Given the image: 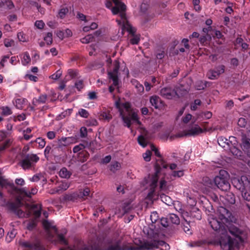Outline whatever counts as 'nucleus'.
I'll list each match as a JSON object with an SVG mask.
<instances>
[{"label":"nucleus","instance_id":"f257e3e1","mask_svg":"<svg viewBox=\"0 0 250 250\" xmlns=\"http://www.w3.org/2000/svg\"><path fill=\"white\" fill-rule=\"evenodd\" d=\"M217 211L218 218L209 217L208 219L211 228L221 234L229 233L233 237V240L243 242L245 231L242 222L236 218L229 210L223 207H220Z\"/></svg>","mask_w":250,"mask_h":250},{"label":"nucleus","instance_id":"f03ea898","mask_svg":"<svg viewBox=\"0 0 250 250\" xmlns=\"http://www.w3.org/2000/svg\"><path fill=\"white\" fill-rule=\"evenodd\" d=\"M105 6L107 8L111 9L113 15L119 14L121 20H116L119 24H123V28L126 29L129 33L132 34L134 32L132 26L127 20L125 14L126 5L124 3L120 0H107Z\"/></svg>","mask_w":250,"mask_h":250},{"label":"nucleus","instance_id":"7ed1b4c3","mask_svg":"<svg viewBox=\"0 0 250 250\" xmlns=\"http://www.w3.org/2000/svg\"><path fill=\"white\" fill-rule=\"evenodd\" d=\"M167 167L168 165L163 160L157 161L155 164V173L151 175H149L148 176L150 181L148 182V183H149L150 189L149 192L148 193V197H152L155 192V188L157 186L159 174L160 172L162 167L167 168Z\"/></svg>","mask_w":250,"mask_h":250},{"label":"nucleus","instance_id":"20e7f679","mask_svg":"<svg viewBox=\"0 0 250 250\" xmlns=\"http://www.w3.org/2000/svg\"><path fill=\"white\" fill-rule=\"evenodd\" d=\"M215 187L224 191H228L230 188L229 174L226 170H221L219 174L215 177Z\"/></svg>","mask_w":250,"mask_h":250},{"label":"nucleus","instance_id":"39448f33","mask_svg":"<svg viewBox=\"0 0 250 250\" xmlns=\"http://www.w3.org/2000/svg\"><path fill=\"white\" fill-rule=\"evenodd\" d=\"M22 159L20 162V166L24 170L35 168L36 163L40 160L37 154L28 153L22 155Z\"/></svg>","mask_w":250,"mask_h":250},{"label":"nucleus","instance_id":"423d86ee","mask_svg":"<svg viewBox=\"0 0 250 250\" xmlns=\"http://www.w3.org/2000/svg\"><path fill=\"white\" fill-rule=\"evenodd\" d=\"M116 108L119 110L120 115L124 123L125 124V125L128 128H130L131 127V119L137 122L138 124H140V122L139 121L138 115L136 113H131V112H130V113L126 115L124 110H123L120 107L119 102L116 103Z\"/></svg>","mask_w":250,"mask_h":250},{"label":"nucleus","instance_id":"0eeeda50","mask_svg":"<svg viewBox=\"0 0 250 250\" xmlns=\"http://www.w3.org/2000/svg\"><path fill=\"white\" fill-rule=\"evenodd\" d=\"M19 244L23 250H46L45 247L38 241L21 239Z\"/></svg>","mask_w":250,"mask_h":250},{"label":"nucleus","instance_id":"6e6552de","mask_svg":"<svg viewBox=\"0 0 250 250\" xmlns=\"http://www.w3.org/2000/svg\"><path fill=\"white\" fill-rule=\"evenodd\" d=\"M120 68V62L116 60L113 62V70L108 72V78L112 80L113 84L114 86L119 85V70Z\"/></svg>","mask_w":250,"mask_h":250},{"label":"nucleus","instance_id":"1a4fd4ad","mask_svg":"<svg viewBox=\"0 0 250 250\" xmlns=\"http://www.w3.org/2000/svg\"><path fill=\"white\" fill-rule=\"evenodd\" d=\"M219 239V245L221 248L224 250H230L234 245L233 238L228 234H222Z\"/></svg>","mask_w":250,"mask_h":250},{"label":"nucleus","instance_id":"9d476101","mask_svg":"<svg viewBox=\"0 0 250 250\" xmlns=\"http://www.w3.org/2000/svg\"><path fill=\"white\" fill-rule=\"evenodd\" d=\"M234 187L241 192L245 191L250 186V182L246 176H242L240 179L233 180Z\"/></svg>","mask_w":250,"mask_h":250},{"label":"nucleus","instance_id":"9b49d317","mask_svg":"<svg viewBox=\"0 0 250 250\" xmlns=\"http://www.w3.org/2000/svg\"><path fill=\"white\" fill-rule=\"evenodd\" d=\"M226 67L224 65L221 64L216 66L214 69L209 70L207 76L209 79L215 80L217 79L220 75L225 72Z\"/></svg>","mask_w":250,"mask_h":250},{"label":"nucleus","instance_id":"f8f14e48","mask_svg":"<svg viewBox=\"0 0 250 250\" xmlns=\"http://www.w3.org/2000/svg\"><path fill=\"white\" fill-rule=\"evenodd\" d=\"M241 148L250 158V130L242 136Z\"/></svg>","mask_w":250,"mask_h":250},{"label":"nucleus","instance_id":"ddd939ff","mask_svg":"<svg viewBox=\"0 0 250 250\" xmlns=\"http://www.w3.org/2000/svg\"><path fill=\"white\" fill-rule=\"evenodd\" d=\"M73 139L71 137H64L58 139L57 148L63 152L67 150V146L72 143Z\"/></svg>","mask_w":250,"mask_h":250},{"label":"nucleus","instance_id":"4468645a","mask_svg":"<svg viewBox=\"0 0 250 250\" xmlns=\"http://www.w3.org/2000/svg\"><path fill=\"white\" fill-rule=\"evenodd\" d=\"M203 129L198 125H195L189 129L185 130L182 136H195L203 133Z\"/></svg>","mask_w":250,"mask_h":250},{"label":"nucleus","instance_id":"2eb2a0df","mask_svg":"<svg viewBox=\"0 0 250 250\" xmlns=\"http://www.w3.org/2000/svg\"><path fill=\"white\" fill-rule=\"evenodd\" d=\"M160 94L162 97L167 99H172L176 96L179 97L177 91L167 87L162 88L160 90Z\"/></svg>","mask_w":250,"mask_h":250},{"label":"nucleus","instance_id":"dca6fc26","mask_svg":"<svg viewBox=\"0 0 250 250\" xmlns=\"http://www.w3.org/2000/svg\"><path fill=\"white\" fill-rule=\"evenodd\" d=\"M12 186L14 188V191L27 197H31L32 195H35L38 191V189L36 188H32L31 191H29L26 190V188H19L15 187L14 184H12Z\"/></svg>","mask_w":250,"mask_h":250},{"label":"nucleus","instance_id":"f3484780","mask_svg":"<svg viewBox=\"0 0 250 250\" xmlns=\"http://www.w3.org/2000/svg\"><path fill=\"white\" fill-rule=\"evenodd\" d=\"M42 225L44 229L47 232L48 236L51 238L54 237L53 234L50 232V229H52L55 234L57 233L58 229L56 226L53 225V223L51 222H49L48 220H44L42 221Z\"/></svg>","mask_w":250,"mask_h":250},{"label":"nucleus","instance_id":"a211bd4d","mask_svg":"<svg viewBox=\"0 0 250 250\" xmlns=\"http://www.w3.org/2000/svg\"><path fill=\"white\" fill-rule=\"evenodd\" d=\"M148 5L147 3H145V2H143L141 5V12L144 13L143 15V18L144 19V22H146L148 21L151 19H152L154 16L153 14H148L146 13L148 10Z\"/></svg>","mask_w":250,"mask_h":250},{"label":"nucleus","instance_id":"6ab92c4d","mask_svg":"<svg viewBox=\"0 0 250 250\" xmlns=\"http://www.w3.org/2000/svg\"><path fill=\"white\" fill-rule=\"evenodd\" d=\"M21 202L20 200L17 199V202H8L6 204V207L8 210L13 213L16 212L17 210L20 208Z\"/></svg>","mask_w":250,"mask_h":250},{"label":"nucleus","instance_id":"aec40b11","mask_svg":"<svg viewBox=\"0 0 250 250\" xmlns=\"http://www.w3.org/2000/svg\"><path fill=\"white\" fill-rule=\"evenodd\" d=\"M47 98L46 94H42L39 98H34L32 100V104L34 106H36L41 104H45Z\"/></svg>","mask_w":250,"mask_h":250},{"label":"nucleus","instance_id":"412c9836","mask_svg":"<svg viewBox=\"0 0 250 250\" xmlns=\"http://www.w3.org/2000/svg\"><path fill=\"white\" fill-rule=\"evenodd\" d=\"M78 200H84L86 197L89 195L90 189L88 188L83 189H80L76 192Z\"/></svg>","mask_w":250,"mask_h":250},{"label":"nucleus","instance_id":"4be33fe9","mask_svg":"<svg viewBox=\"0 0 250 250\" xmlns=\"http://www.w3.org/2000/svg\"><path fill=\"white\" fill-rule=\"evenodd\" d=\"M189 217L195 220H200L202 218L201 211L198 208H193L189 213Z\"/></svg>","mask_w":250,"mask_h":250},{"label":"nucleus","instance_id":"5701e85b","mask_svg":"<svg viewBox=\"0 0 250 250\" xmlns=\"http://www.w3.org/2000/svg\"><path fill=\"white\" fill-rule=\"evenodd\" d=\"M70 187V184L66 181H62L59 186L56 188L55 192H62V191L66 190Z\"/></svg>","mask_w":250,"mask_h":250},{"label":"nucleus","instance_id":"b1692460","mask_svg":"<svg viewBox=\"0 0 250 250\" xmlns=\"http://www.w3.org/2000/svg\"><path fill=\"white\" fill-rule=\"evenodd\" d=\"M203 184L208 187L215 188V178L212 180L208 177H204L202 179Z\"/></svg>","mask_w":250,"mask_h":250},{"label":"nucleus","instance_id":"393cba45","mask_svg":"<svg viewBox=\"0 0 250 250\" xmlns=\"http://www.w3.org/2000/svg\"><path fill=\"white\" fill-rule=\"evenodd\" d=\"M151 104L156 109L159 108L161 104L160 98L157 96H152L150 98Z\"/></svg>","mask_w":250,"mask_h":250},{"label":"nucleus","instance_id":"a878e982","mask_svg":"<svg viewBox=\"0 0 250 250\" xmlns=\"http://www.w3.org/2000/svg\"><path fill=\"white\" fill-rule=\"evenodd\" d=\"M85 148H87L94 152L97 149L98 143L96 141H91L90 142H84Z\"/></svg>","mask_w":250,"mask_h":250},{"label":"nucleus","instance_id":"bb28decb","mask_svg":"<svg viewBox=\"0 0 250 250\" xmlns=\"http://www.w3.org/2000/svg\"><path fill=\"white\" fill-rule=\"evenodd\" d=\"M31 208L33 210L37 209L33 211V214L36 218H39L41 214L42 205L40 204L33 205Z\"/></svg>","mask_w":250,"mask_h":250},{"label":"nucleus","instance_id":"cd10ccee","mask_svg":"<svg viewBox=\"0 0 250 250\" xmlns=\"http://www.w3.org/2000/svg\"><path fill=\"white\" fill-rule=\"evenodd\" d=\"M6 7L11 9L14 7V4L11 0H5L0 1V8Z\"/></svg>","mask_w":250,"mask_h":250},{"label":"nucleus","instance_id":"c85d7f7f","mask_svg":"<svg viewBox=\"0 0 250 250\" xmlns=\"http://www.w3.org/2000/svg\"><path fill=\"white\" fill-rule=\"evenodd\" d=\"M89 153L86 150H82L78 153V159L80 162H84L88 158Z\"/></svg>","mask_w":250,"mask_h":250},{"label":"nucleus","instance_id":"c756f323","mask_svg":"<svg viewBox=\"0 0 250 250\" xmlns=\"http://www.w3.org/2000/svg\"><path fill=\"white\" fill-rule=\"evenodd\" d=\"M167 52L166 49L164 48L158 49L155 52V56L158 60L163 59L167 55Z\"/></svg>","mask_w":250,"mask_h":250},{"label":"nucleus","instance_id":"7c9ffc66","mask_svg":"<svg viewBox=\"0 0 250 250\" xmlns=\"http://www.w3.org/2000/svg\"><path fill=\"white\" fill-rule=\"evenodd\" d=\"M77 194L76 192L71 194H65L63 197V200L68 201L74 202L78 200Z\"/></svg>","mask_w":250,"mask_h":250},{"label":"nucleus","instance_id":"2f4dec72","mask_svg":"<svg viewBox=\"0 0 250 250\" xmlns=\"http://www.w3.org/2000/svg\"><path fill=\"white\" fill-rule=\"evenodd\" d=\"M226 201L230 204H234L235 203V197L232 192H228L225 197Z\"/></svg>","mask_w":250,"mask_h":250},{"label":"nucleus","instance_id":"473e14b6","mask_svg":"<svg viewBox=\"0 0 250 250\" xmlns=\"http://www.w3.org/2000/svg\"><path fill=\"white\" fill-rule=\"evenodd\" d=\"M235 145H238L236 138L233 136H230L229 139H228L226 146H227L229 149H230V147H232Z\"/></svg>","mask_w":250,"mask_h":250},{"label":"nucleus","instance_id":"72a5a7b5","mask_svg":"<svg viewBox=\"0 0 250 250\" xmlns=\"http://www.w3.org/2000/svg\"><path fill=\"white\" fill-rule=\"evenodd\" d=\"M12 184H14L13 183L9 182L7 180L0 176V186L1 187H6L7 186H9L14 191V188L12 186Z\"/></svg>","mask_w":250,"mask_h":250},{"label":"nucleus","instance_id":"f704fd0d","mask_svg":"<svg viewBox=\"0 0 250 250\" xmlns=\"http://www.w3.org/2000/svg\"><path fill=\"white\" fill-rule=\"evenodd\" d=\"M59 175L63 178H69L71 175V173L65 167H63L60 171Z\"/></svg>","mask_w":250,"mask_h":250},{"label":"nucleus","instance_id":"c9c22d12","mask_svg":"<svg viewBox=\"0 0 250 250\" xmlns=\"http://www.w3.org/2000/svg\"><path fill=\"white\" fill-rule=\"evenodd\" d=\"M168 218L169 222H170L172 224L178 225L180 223L179 217L175 214H170Z\"/></svg>","mask_w":250,"mask_h":250},{"label":"nucleus","instance_id":"e433bc0d","mask_svg":"<svg viewBox=\"0 0 250 250\" xmlns=\"http://www.w3.org/2000/svg\"><path fill=\"white\" fill-rule=\"evenodd\" d=\"M133 30L134 31V32L132 34L129 33L126 29H124L123 27L122 26L123 30H126L130 34H131L133 36V37L130 39V43L132 44H138L139 41H140V38L137 37V36H134V34L135 32V29L132 27Z\"/></svg>","mask_w":250,"mask_h":250},{"label":"nucleus","instance_id":"4c0bfd02","mask_svg":"<svg viewBox=\"0 0 250 250\" xmlns=\"http://www.w3.org/2000/svg\"><path fill=\"white\" fill-rule=\"evenodd\" d=\"M161 198L164 203L169 206L173 204V200L168 196L163 194L161 196Z\"/></svg>","mask_w":250,"mask_h":250},{"label":"nucleus","instance_id":"58836bf2","mask_svg":"<svg viewBox=\"0 0 250 250\" xmlns=\"http://www.w3.org/2000/svg\"><path fill=\"white\" fill-rule=\"evenodd\" d=\"M12 143L10 139L6 140L4 142L0 144V153L4 151L7 148L9 147Z\"/></svg>","mask_w":250,"mask_h":250},{"label":"nucleus","instance_id":"ea45409f","mask_svg":"<svg viewBox=\"0 0 250 250\" xmlns=\"http://www.w3.org/2000/svg\"><path fill=\"white\" fill-rule=\"evenodd\" d=\"M31 61L29 54L27 52H25L23 54V58L21 60V63L23 65L28 64Z\"/></svg>","mask_w":250,"mask_h":250},{"label":"nucleus","instance_id":"a19ab883","mask_svg":"<svg viewBox=\"0 0 250 250\" xmlns=\"http://www.w3.org/2000/svg\"><path fill=\"white\" fill-rule=\"evenodd\" d=\"M121 167L120 164L118 162H112L109 166V169L113 172H115L117 170L119 169Z\"/></svg>","mask_w":250,"mask_h":250},{"label":"nucleus","instance_id":"79ce46f5","mask_svg":"<svg viewBox=\"0 0 250 250\" xmlns=\"http://www.w3.org/2000/svg\"><path fill=\"white\" fill-rule=\"evenodd\" d=\"M57 239L59 243L66 246H68V242L67 240L65 238L63 234H58L57 235Z\"/></svg>","mask_w":250,"mask_h":250},{"label":"nucleus","instance_id":"37998d69","mask_svg":"<svg viewBox=\"0 0 250 250\" xmlns=\"http://www.w3.org/2000/svg\"><path fill=\"white\" fill-rule=\"evenodd\" d=\"M229 150L234 156L237 157L241 156L242 151L237 147V145H235L233 147H230Z\"/></svg>","mask_w":250,"mask_h":250},{"label":"nucleus","instance_id":"c03bdc74","mask_svg":"<svg viewBox=\"0 0 250 250\" xmlns=\"http://www.w3.org/2000/svg\"><path fill=\"white\" fill-rule=\"evenodd\" d=\"M133 84L135 85L138 92L139 94L143 92L144 90V87L142 84H141L138 81L134 80L133 82Z\"/></svg>","mask_w":250,"mask_h":250},{"label":"nucleus","instance_id":"a18cd8bd","mask_svg":"<svg viewBox=\"0 0 250 250\" xmlns=\"http://www.w3.org/2000/svg\"><path fill=\"white\" fill-rule=\"evenodd\" d=\"M112 115L110 114V112L106 111L102 112L100 115L101 119L105 120L108 121H110L112 119Z\"/></svg>","mask_w":250,"mask_h":250},{"label":"nucleus","instance_id":"49530a36","mask_svg":"<svg viewBox=\"0 0 250 250\" xmlns=\"http://www.w3.org/2000/svg\"><path fill=\"white\" fill-rule=\"evenodd\" d=\"M67 74L71 79H74L78 77V71L75 69H68L67 71Z\"/></svg>","mask_w":250,"mask_h":250},{"label":"nucleus","instance_id":"de8ad7c7","mask_svg":"<svg viewBox=\"0 0 250 250\" xmlns=\"http://www.w3.org/2000/svg\"><path fill=\"white\" fill-rule=\"evenodd\" d=\"M85 148L84 142L79 144L78 145L75 146L73 148V151L74 153H78L81 150H83V149Z\"/></svg>","mask_w":250,"mask_h":250},{"label":"nucleus","instance_id":"09e8293b","mask_svg":"<svg viewBox=\"0 0 250 250\" xmlns=\"http://www.w3.org/2000/svg\"><path fill=\"white\" fill-rule=\"evenodd\" d=\"M35 142L39 145L38 147L41 149L43 148L46 144L45 139L40 137L37 138Z\"/></svg>","mask_w":250,"mask_h":250},{"label":"nucleus","instance_id":"8fccbe9b","mask_svg":"<svg viewBox=\"0 0 250 250\" xmlns=\"http://www.w3.org/2000/svg\"><path fill=\"white\" fill-rule=\"evenodd\" d=\"M120 106L123 110V108L125 109V111L127 113V114L131 112V105L128 102L123 103L122 105L120 104Z\"/></svg>","mask_w":250,"mask_h":250},{"label":"nucleus","instance_id":"3c124183","mask_svg":"<svg viewBox=\"0 0 250 250\" xmlns=\"http://www.w3.org/2000/svg\"><path fill=\"white\" fill-rule=\"evenodd\" d=\"M94 40V36L91 34L86 36L81 39V41L83 43H88Z\"/></svg>","mask_w":250,"mask_h":250},{"label":"nucleus","instance_id":"603ef678","mask_svg":"<svg viewBox=\"0 0 250 250\" xmlns=\"http://www.w3.org/2000/svg\"><path fill=\"white\" fill-rule=\"evenodd\" d=\"M85 124L88 126H96L98 125V122L94 118H90L85 121Z\"/></svg>","mask_w":250,"mask_h":250},{"label":"nucleus","instance_id":"864d4df0","mask_svg":"<svg viewBox=\"0 0 250 250\" xmlns=\"http://www.w3.org/2000/svg\"><path fill=\"white\" fill-rule=\"evenodd\" d=\"M138 142L140 146H142L144 147H146L147 146V141L146 140V139L145 138L144 136L142 135H140L138 137Z\"/></svg>","mask_w":250,"mask_h":250},{"label":"nucleus","instance_id":"5fc2aeb1","mask_svg":"<svg viewBox=\"0 0 250 250\" xmlns=\"http://www.w3.org/2000/svg\"><path fill=\"white\" fill-rule=\"evenodd\" d=\"M228 141V139L224 137H220L218 139V143L222 147H225Z\"/></svg>","mask_w":250,"mask_h":250},{"label":"nucleus","instance_id":"6e6d98bb","mask_svg":"<svg viewBox=\"0 0 250 250\" xmlns=\"http://www.w3.org/2000/svg\"><path fill=\"white\" fill-rule=\"evenodd\" d=\"M69 11V10L68 9V8L67 7H63V8H62L59 12V16L61 18V19H63L66 14Z\"/></svg>","mask_w":250,"mask_h":250},{"label":"nucleus","instance_id":"4d7b16f0","mask_svg":"<svg viewBox=\"0 0 250 250\" xmlns=\"http://www.w3.org/2000/svg\"><path fill=\"white\" fill-rule=\"evenodd\" d=\"M44 40L46 42L47 45H50L52 43V33L48 32L44 37Z\"/></svg>","mask_w":250,"mask_h":250},{"label":"nucleus","instance_id":"13d9d810","mask_svg":"<svg viewBox=\"0 0 250 250\" xmlns=\"http://www.w3.org/2000/svg\"><path fill=\"white\" fill-rule=\"evenodd\" d=\"M83 87L84 84L83 80H79L75 83V87L76 88L78 91H81Z\"/></svg>","mask_w":250,"mask_h":250},{"label":"nucleus","instance_id":"bf43d9fd","mask_svg":"<svg viewBox=\"0 0 250 250\" xmlns=\"http://www.w3.org/2000/svg\"><path fill=\"white\" fill-rule=\"evenodd\" d=\"M1 108L2 114L4 116H8L12 114L11 109L8 106H3Z\"/></svg>","mask_w":250,"mask_h":250},{"label":"nucleus","instance_id":"052dcab7","mask_svg":"<svg viewBox=\"0 0 250 250\" xmlns=\"http://www.w3.org/2000/svg\"><path fill=\"white\" fill-rule=\"evenodd\" d=\"M152 155L151 151L150 150H147L143 155V158L145 161L149 162L151 160V156Z\"/></svg>","mask_w":250,"mask_h":250},{"label":"nucleus","instance_id":"680f3d73","mask_svg":"<svg viewBox=\"0 0 250 250\" xmlns=\"http://www.w3.org/2000/svg\"><path fill=\"white\" fill-rule=\"evenodd\" d=\"M78 114L80 116L84 118H88L89 115L88 112L86 110L83 108H81L79 110Z\"/></svg>","mask_w":250,"mask_h":250},{"label":"nucleus","instance_id":"e2e57ef3","mask_svg":"<svg viewBox=\"0 0 250 250\" xmlns=\"http://www.w3.org/2000/svg\"><path fill=\"white\" fill-rule=\"evenodd\" d=\"M25 100L24 99H17L15 101L16 106L18 109H21L24 104Z\"/></svg>","mask_w":250,"mask_h":250},{"label":"nucleus","instance_id":"0e129e2a","mask_svg":"<svg viewBox=\"0 0 250 250\" xmlns=\"http://www.w3.org/2000/svg\"><path fill=\"white\" fill-rule=\"evenodd\" d=\"M4 44L6 47H11L14 45V41L12 39H5L4 41Z\"/></svg>","mask_w":250,"mask_h":250},{"label":"nucleus","instance_id":"69168bd1","mask_svg":"<svg viewBox=\"0 0 250 250\" xmlns=\"http://www.w3.org/2000/svg\"><path fill=\"white\" fill-rule=\"evenodd\" d=\"M197 89L198 90L204 89L207 87L206 82L199 81L196 84Z\"/></svg>","mask_w":250,"mask_h":250},{"label":"nucleus","instance_id":"338daca9","mask_svg":"<svg viewBox=\"0 0 250 250\" xmlns=\"http://www.w3.org/2000/svg\"><path fill=\"white\" fill-rule=\"evenodd\" d=\"M242 196L245 200L250 201V193L248 191V189H246L245 191L241 193Z\"/></svg>","mask_w":250,"mask_h":250},{"label":"nucleus","instance_id":"774afa93","mask_svg":"<svg viewBox=\"0 0 250 250\" xmlns=\"http://www.w3.org/2000/svg\"><path fill=\"white\" fill-rule=\"evenodd\" d=\"M24 78L28 79L30 81H32V82H36L38 80V78L37 76H34L33 75L29 74H26L24 77Z\"/></svg>","mask_w":250,"mask_h":250}]
</instances>
